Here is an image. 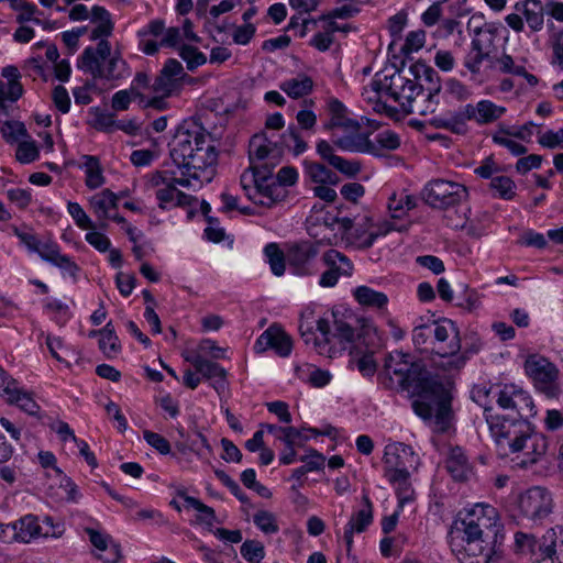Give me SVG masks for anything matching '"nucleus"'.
Listing matches in <instances>:
<instances>
[{
    "instance_id": "nucleus-21",
    "label": "nucleus",
    "mask_w": 563,
    "mask_h": 563,
    "mask_svg": "<svg viewBox=\"0 0 563 563\" xmlns=\"http://www.w3.org/2000/svg\"><path fill=\"white\" fill-rule=\"evenodd\" d=\"M363 508L353 515L344 531V541L346 543L347 552L353 544V533H361L371 525L373 520V505L367 495H363Z\"/></svg>"
},
{
    "instance_id": "nucleus-51",
    "label": "nucleus",
    "mask_w": 563,
    "mask_h": 563,
    "mask_svg": "<svg viewBox=\"0 0 563 563\" xmlns=\"http://www.w3.org/2000/svg\"><path fill=\"white\" fill-rule=\"evenodd\" d=\"M254 523L267 534L276 533L279 527L276 522V517L273 512L267 510H260L254 515Z\"/></svg>"
},
{
    "instance_id": "nucleus-10",
    "label": "nucleus",
    "mask_w": 563,
    "mask_h": 563,
    "mask_svg": "<svg viewBox=\"0 0 563 563\" xmlns=\"http://www.w3.org/2000/svg\"><path fill=\"white\" fill-rule=\"evenodd\" d=\"M174 173L168 170L155 172L150 178L151 186L157 188L155 197L158 200V207L166 209L172 207H186L190 206L196 198L180 191L173 185Z\"/></svg>"
},
{
    "instance_id": "nucleus-57",
    "label": "nucleus",
    "mask_w": 563,
    "mask_h": 563,
    "mask_svg": "<svg viewBox=\"0 0 563 563\" xmlns=\"http://www.w3.org/2000/svg\"><path fill=\"white\" fill-rule=\"evenodd\" d=\"M143 438L152 448L157 450L161 454H168L170 452V444L163 435L150 430H144Z\"/></svg>"
},
{
    "instance_id": "nucleus-7",
    "label": "nucleus",
    "mask_w": 563,
    "mask_h": 563,
    "mask_svg": "<svg viewBox=\"0 0 563 563\" xmlns=\"http://www.w3.org/2000/svg\"><path fill=\"white\" fill-rule=\"evenodd\" d=\"M406 456L413 457V452L410 446L404 443H395L386 446L384 463L388 467L389 481L394 484H398L399 508H402L404 504L411 499L407 494L409 490V472L401 461V459Z\"/></svg>"
},
{
    "instance_id": "nucleus-59",
    "label": "nucleus",
    "mask_w": 563,
    "mask_h": 563,
    "mask_svg": "<svg viewBox=\"0 0 563 563\" xmlns=\"http://www.w3.org/2000/svg\"><path fill=\"white\" fill-rule=\"evenodd\" d=\"M333 159L334 163L331 166L347 177H354L361 172V164L356 161H349L341 156Z\"/></svg>"
},
{
    "instance_id": "nucleus-35",
    "label": "nucleus",
    "mask_w": 563,
    "mask_h": 563,
    "mask_svg": "<svg viewBox=\"0 0 563 563\" xmlns=\"http://www.w3.org/2000/svg\"><path fill=\"white\" fill-rule=\"evenodd\" d=\"M354 297L362 306L383 308L388 298L384 292L376 291L367 286H360L354 290Z\"/></svg>"
},
{
    "instance_id": "nucleus-50",
    "label": "nucleus",
    "mask_w": 563,
    "mask_h": 563,
    "mask_svg": "<svg viewBox=\"0 0 563 563\" xmlns=\"http://www.w3.org/2000/svg\"><path fill=\"white\" fill-rule=\"evenodd\" d=\"M179 55L187 63L189 70H194L207 62L206 55L190 45H183Z\"/></svg>"
},
{
    "instance_id": "nucleus-58",
    "label": "nucleus",
    "mask_w": 563,
    "mask_h": 563,
    "mask_svg": "<svg viewBox=\"0 0 563 563\" xmlns=\"http://www.w3.org/2000/svg\"><path fill=\"white\" fill-rule=\"evenodd\" d=\"M518 387L515 385H505L504 388H501L498 393L497 397V404L503 409H510L512 410L515 400L517 397Z\"/></svg>"
},
{
    "instance_id": "nucleus-63",
    "label": "nucleus",
    "mask_w": 563,
    "mask_h": 563,
    "mask_svg": "<svg viewBox=\"0 0 563 563\" xmlns=\"http://www.w3.org/2000/svg\"><path fill=\"white\" fill-rule=\"evenodd\" d=\"M342 197L351 202H356L365 194V188L360 183H347L341 187Z\"/></svg>"
},
{
    "instance_id": "nucleus-41",
    "label": "nucleus",
    "mask_w": 563,
    "mask_h": 563,
    "mask_svg": "<svg viewBox=\"0 0 563 563\" xmlns=\"http://www.w3.org/2000/svg\"><path fill=\"white\" fill-rule=\"evenodd\" d=\"M412 342L417 350L422 353H432L431 324H421L412 331Z\"/></svg>"
},
{
    "instance_id": "nucleus-11",
    "label": "nucleus",
    "mask_w": 563,
    "mask_h": 563,
    "mask_svg": "<svg viewBox=\"0 0 563 563\" xmlns=\"http://www.w3.org/2000/svg\"><path fill=\"white\" fill-rule=\"evenodd\" d=\"M93 47H86L78 58L77 67L90 74L93 79L118 80L124 76L123 69L126 63L119 55L110 57L106 66H102V63H97Z\"/></svg>"
},
{
    "instance_id": "nucleus-6",
    "label": "nucleus",
    "mask_w": 563,
    "mask_h": 563,
    "mask_svg": "<svg viewBox=\"0 0 563 563\" xmlns=\"http://www.w3.org/2000/svg\"><path fill=\"white\" fill-rule=\"evenodd\" d=\"M283 157V144L274 141L266 132L254 134L249 142V158L252 173L258 169L273 170Z\"/></svg>"
},
{
    "instance_id": "nucleus-23",
    "label": "nucleus",
    "mask_w": 563,
    "mask_h": 563,
    "mask_svg": "<svg viewBox=\"0 0 563 563\" xmlns=\"http://www.w3.org/2000/svg\"><path fill=\"white\" fill-rule=\"evenodd\" d=\"M409 70L415 80L424 85V91L429 96H438L441 90V84L438 73L433 68L423 63H416L410 66Z\"/></svg>"
},
{
    "instance_id": "nucleus-9",
    "label": "nucleus",
    "mask_w": 563,
    "mask_h": 563,
    "mask_svg": "<svg viewBox=\"0 0 563 563\" xmlns=\"http://www.w3.org/2000/svg\"><path fill=\"white\" fill-rule=\"evenodd\" d=\"M515 10L518 13L508 14L505 19L507 25L515 32L520 33L525 30V21L533 33L543 29L547 8L540 0L519 1L515 4Z\"/></svg>"
},
{
    "instance_id": "nucleus-40",
    "label": "nucleus",
    "mask_w": 563,
    "mask_h": 563,
    "mask_svg": "<svg viewBox=\"0 0 563 563\" xmlns=\"http://www.w3.org/2000/svg\"><path fill=\"white\" fill-rule=\"evenodd\" d=\"M271 269L274 275L282 276L285 273V255L277 243H269L264 249Z\"/></svg>"
},
{
    "instance_id": "nucleus-28",
    "label": "nucleus",
    "mask_w": 563,
    "mask_h": 563,
    "mask_svg": "<svg viewBox=\"0 0 563 563\" xmlns=\"http://www.w3.org/2000/svg\"><path fill=\"white\" fill-rule=\"evenodd\" d=\"M333 341L336 340L339 343H353L356 338L355 328L353 322L356 321V318L353 316L349 317H338L333 313Z\"/></svg>"
},
{
    "instance_id": "nucleus-62",
    "label": "nucleus",
    "mask_w": 563,
    "mask_h": 563,
    "mask_svg": "<svg viewBox=\"0 0 563 563\" xmlns=\"http://www.w3.org/2000/svg\"><path fill=\"white\" fill-rule=\"evenodd\" d=\"M308 174L313 183L327 184L332 176V170L319 163H312L308 167Z\"/></svg>"
},
{
    "instance_id": "nucleus-48",
    "label": "nucleus",
    "mask_w": 563,
    "mask_h": 563,
    "mask_svg": "<svg viewBox=\"0 0 563 563\" xmlns=\"http://www.w3.org/2000/svg\"><path fill=\"white\" fill-rule=\"evenodd\" d=\"M1 134L8 143H15L22 137H29L24 123L20 121H5L1 129Z\"/></svg>"
},
{
    "instance_id": "nucleus-60",
    "label": "nucleus",
    "mask_w": 563,
    "mask_h": 563,
    "mask_svg": "<svg viewBox=\"0 0 563 563\" xmlns=\"http://www.w3.org/2000/svg\"><path fill=\"white\" fill-rule=\"evenodd\" d=\"M539 144L547 148H563V129L559 131H547L539 136Z\"/></svg>"
},
{
    "instance_id": "nucleus-38",
    "label": "nucleus",
    "mask_w": 563,
    "mask_h": 563,
    "mask_svg": "<svg viewBox=\"0 0 563 563\" xmlns=\"http://www.w3.org/2000/svg\"><path fill=\"white\" fill-rule=\"evenodd\" d=\"M506 109L504 107L496 106L489 100H482L477 102V117L476 122L478 124H488L498 120Z\"/></svg>"
},
{
    "instance_id": "nucleus-18",
    "label": "nucleus",
    "mask_w": 563,
    "mask_h": 563,
    "mask_svg": "<svg viewBox=\"0 0 563 563\" xmlns=\"http://www.w3.org/2000/svg\"><path fill=\"white\" fill-rule=\"evenodd\" d=\"M272 349L282 357L290 354L292 349L291 338L277 324H272L265 330L256 340L255 350L257 352H265Z\"/></svg>"
},
{
    "instance_id": "nucleus-1",
    "label": "nucleus",
    "mask_w": 563,
    "mask_h": 563,
    "mask_svg": "<svg viewBox=\"0 0 563 563\" xmlns=\"http://www.w3.org/2000/svg\"><path fill=\"white\" fill-rule=\"evenodd\" d=\"M384 386L411 391L417 398L411 407L423 420L435 419L442 431L446 430L452 418L450 391L444 385L430 376L420 363H411L399 352L385 358L384 369L379 374Z\"/></svg>"
},
{
    "instance_id": "nucleus-36",
    "label": "nucleus",
    "mask_w": 563,
    "mask_h": 563,
    "mask_svg": "<svg viewBox=\"0 0 563 563\" xmlns=\"http://www.w3.org/2000/svg\"><path fill=\"white\" fill-rule=\"evenodd\" d=\"M82 158L86 168V186L89 189L99 188L104 183L99 158L91 155H84Z\"/></svg>"
},
{
    "instance_id": "nucleus-27",
    "label": "nucleus",
    "mask_w": 563,
    "mask_h": 563,
    "mask_svg": "<svg viewBox=\"0 0 563 563\" xmlns=\"http://www.w3.org/2000/svg\"><path fill=\"white\" fill-rule=\"evenodd\" d=\"M329 111L332 115L331 120L324 125L327 130L334 128H344L346 130H357L360 128L358 122L345 118V107L338 99H331L329 102Z\"/></svg>"
},
{
    "instance_id": "nucleus-31",
    "label": "nucleus",
    "mask_w": 563,
    "mask_h": 563,
    "mask_svg": "<svg viewBox=\"0 0 563 563\" xmlns=\"http://www.w3.org/2000/svg\"><path fill=\"white\" fill-rule=\"evenodd\" d=\"M98 333L100 336L99 349L106 357H114L121 351V345L112 322H108Z\"/></svg>"
},
{
    "instance_id": "nucleus-5",
    "label": "nucleus",
    "mask_w": 563,
    "mask_h": 563,
    "mask_svg": "<svg viewBox=\"0 0 563 563\" xmlns=\"http://www.w3.org/2000/svg\"><path fill=\"white\" fill-rule=\"evenodd\" d=\"M432 332V353L441 357L438 364L448 372L460 371L468 360L467 352L460 354L461 340L460 332L455 323L451 320L434 322L431 324Z\"/></svg>"
},
{
    "instance_id": "nucleus-26",
    "label": "nucleus",
    "mask_w": 563,
    "mask_h": 563,
    "mask_svg": "<svg viewBox=\"0 0 563 563\" xmlns=\"http://www.w3.org/2000/svg\"><path fill=\"white\" fill-rule=\"evenodd\" d=\"M91 22L98 23V25L91 31L90 40L96 41L101 37H108L112 34L113 23L111 21V15L103 7H92Z\"/></svg>"
},
{
    "instance_id": "nucleus-29",
    "label": "nucleus",
    "mask_w": 563,
    "mask_h": 563,
    "mask_svg": "<svg viewBox=\"0 0 563 563\" xmlns=\"http://www.w3.org/2000/svg\"><path fill=\"white\" fill-rule=\"evenodd\" d=\"M446 470L455 481L467 479L471 468L465 454L460 448L451 451L446 460Z\"/></svg>"
},
{
    "instance_id": "nucleus-19",
    "label": "nucleus",
    "mask_w": 563,
    "mask_h": 563,
    "mask_svg": "<svg viewBox=\"0 0 563 563\" xmlns=\"http://www.w3.org/2000/svg\"><path fill=\"white\" fill-rule=\"evenodd\" d=\"M258 170L252 176L256 187V196L267 199V201H261L262 206L271 208L275 203L283 201L287 196V191L272 178L273 170Z\"/></svg>"
},
{
    "instance_id": "nucleus-13",
    "label": "nucleus",
    "mask_w": 563,
    "mask_h": 563,
    "mask_svg": "<svg viewBox=\"0 0 563 563\" xmlns=\"http://www.w3.org/2000/svg\"><path fill=\"white\" fill-rule=\"evenodd\" d=\"M551 494L543 487H532L521 494L518 507L523 517L531 520H540L552 511Z\"/></svg>"
},
{
    "instance_id": "nucleus-15",
    "label": "nucleus",
    "mask_w": 563,
    "mask_h": 563,
    "mask_svg": "<svg viewBox=\"0 0 563 563\" xmlns=\"http://www.w3.org/2000/svg\"><path fill=\"white\" fill-rule=\"evenodd\" d=\"M424 92V85L417 80L402 77L400 74L390 78V84L385 88V93L399 102L406 111Z\"/></svg>"
},
{
    "instance_id": "nucleus-52",
    "label": "nucleus",
    "mask_w": 563,
    "mask_h": 563,
    "mask_svg": "<svg viewBox=\"0 0 563 563\" xmlns=\"http://www.w3.org/2000/svg\"><path fill=\"white\" fill-rule=\"evenodd\" d=\"M185 503L187 506L192 507L200 512V516L198 517L199 521L205 522L208 526L213 525L216 521V512L211 507L205 505L192 496H185Z\"/></svg>"
},
{
    "instance_id": "nucleus-2",
    "label": "nucleus",
    "mask_w": 563,
    "mask_h": 563,
    "mask_svg": "<svg viewBox=\"0 0 563 563\" xmlns=\"http://www.w3.org/2000/svg\"><path fill=\"white\" fill-rule=\"evenodd\" d=\"M452 533L462 534L463 545L457 550L461 563H489L504 541L503 525L490 505H475L455 520Z\"/></svg>"
},
{
    "instance_id": "nucleus-61",
    "label": "nucleus",
    "mask_w": 563,
    "mask_h": 563,
    "mask_svg": "<svg viewBox=\"0 0 563 563\" xmlns=\"http://www.w3.org/2000/svg\"><path fill=\"white\" fill-rule=\"evenodd\" d=\"M52 98L55 107L62 112L67 113L70 109V98L66 88L62 85L53 89Z\"/></svg>"
},
{
    "instance_id": "nucleus-55",
    "label": "nucleus",
    "mask_w": 563,
    "mask_h": 563,
    "mask_svg": "<svg viewBox=\"0 0 563 563\" xmlns=\"http://www.w3.org/2000/svg\"><path fill=\"white\" fill-rule=\"evenodd\" d=\"M67 209L79 228L84 230L95 229V224L91 222L90 218L86 214L85 210L79 203L68 202Z\"/></svg>"
},
{
    "instance_id": "nucleus-54",
    "label": "nucleus",
    "mask_w": 563,
    "mask_h": 563,
    "mask_svg": "<svg viewBox=\"0 0 563 563\" xmlns=\"http://www.w3.org/2000/svg\"><path fill=\"white\" fill-rule=\"evenodd\" d=\"M290 142H294V153L296 155H299L303 153L308 145L307 143L300 137L299 133L296 131L295 128H289L282 136H280V144H283L284 147H289Z\"/></svg>"
},
{
    "instance_id": "nucleus-43",
    "label": "nucleus",
    "mask_w": 563,
    "mask_h": 563,
    "mask_svg": "<svg viewBox=\"0 0 563 563\" xmlns=\"http://www.w3.org/2000/svg\"><path fill=\"white\" fill-rule=\"evenodd\" d=\"M416 197L411 195H405L400 198H397L396 195H393L388 202V209L393 212V219L400 218L406 211L412 210L416 208Z\"/></svg>"
},
{
    "instance_id": "nucleus-20",
    "label": "nucleus",
    "mask_w": 563,
    "mask_h": 563,
    "mask_svg": "<svg viewBox=\"0 0 563 563\" xmlns=\"http://www.w3.org/2000/svg\"><path fill=\"white\" fill-rule=\"evenodd\" d=\"M187 361L192 364L196 372L203 378L209 380L213 379L212 386L218 393L225 388L227 371L218 363H213L200 354L187 358Z\"/></svg>"
},
{
    "instance_id": "nucleus-64",
    "label": "nucleus",
    "mask_w": 563,
    "mask_h": 563,
    "mask_svg": "<svg viewBox=\"0 0 563 563\" xmlns=\"http://www.w3.org/2000/svg\"><path fill=\"white\" fill-rule=\"evenodd\" d=\"M426 41V34L423 31L410 32L407 35L406 42L402 46V52L409 54L413 51L420 49Z\"/></svg>"
},
{
    "instance_id": "nucleus-30",
    "label": "nucleus",
    "mask_w": 563,
    "mask_h": 563,
    "mask_svg": "<svg viewBox=\"0 0 563 563\" xmlns=\"http://www.w3.org/2000/svg\"><path fill=\"white\" fill-rule=\"evenodd\" d=\"M14 537L22 542H30L33 538L41 534V526L36 517L32 515L24 516L13 523Z\"/></svg>"
},
{
    "instance_id": "nucleus-33",
    "label": "nucleus",
    "mask_w": 563,
    "mask_h": 563,
    "mask_svg": "<svg viewBox=\"0 0 563 563\" xmlns=\"http://www.w3.org/2000/svg\"><path fill=\"white\" fill-rule=\"evenodd\" d=\"M4 394L8 395V401L15 404L20 409L31 416H37L40 406L32 398L31 394L20 390L16 387H8L4 389Z\"/></svg>"
},
{
    "instance_id": "nucleus-47",
    "label": "nucleus",
    "mask_w": 563,
    "mask_h": 563,
    "mask_svg": "<svg viewBox=\"0 0 563 563\" xmlns=\"http://www.w3.org/2000/svg\"><path fill=\"white\" fill-rule=\"evenodd\" d=\"M240 551L249 563H260L265 556L264 544L257 540L244 541Z\"/></svg>"
},
{
    "instance_id": "nucleus-12",
    "label": "nucleus",
    "mask_w": 563,
    "mask_h": 563,
    "mask_svg": "<svg viewBox=\"0 0 563 563\" xmlns=\"http://www.w3.org/2000/svg\"><path fill=\"white\" fill-rule=\"evenodd\" d=\"M525 368L540 391L548 397L558 396L560 391L556 383L559 371L554 364L547 358L531 356L526 361Z\"/></svg>"
},
{
    "instance_id": "nucleus-32",
    "label": "nucleus",
    "mask_w": 563,
    "mask_h": 563,
    "mask_svg": "<svg viewBox=\"0 0 563 563\" xmlns=\"http://www.w3.org/2000/svg\"><path fill=\"white\" fill-rule=\"evenodd\" d=\"M318 254V246L310 242H302L289 249V264L296 267H302Z\"/></svg>"
},
{
    "instance_id": "nucleus-46",
    "label": "nucleus",
    "mask_w": 563,
    "mask_h": 563,
    "mask_svg": "<svg viewBox=\"0 0 563 563\" xmlns=\"http://www.w3.org/2000/svg\"><path fill=\"white\" fill-rule=\"evenodd\" d=\"M534 404L531 397L521 388H518L517 397L512 411L516 412V419H527L529 416H533Z\"/></svg>"
},
{
    "instance_id": "nucleus-44",
    "label": "nucleus",
    "mask_w": 563,
    "mask_h": 563,
    "mask_svg": "<svg viewBox=\"0 0 563 563\" xmlns=\"http://www.w3.org/2000/svg\"><path fill=\"white\" fill-rule=\"evenodd\" d=\"M107 199H108V196L104 195V189H103L101 192L91 197V199L89 201L93 213L96 214L98 220L101 221V223L99 224V227L101 229H107L108 224H107L106 220H108V218H110V214H111L110 210L108 208V205H107Z\"/></svg>"
},
{
    "instance_id": "nucleus-8",
    "label": "nucleus",
    "mask_w": 563,
    "mask_h": 563,
    "mask_svg": "<svg viewBox=\"0 0 563 563\" xmlns=\"http://www.w3.org/2000/svg\"><path fill=\"white\" fill-rule=\"evenodd\" d=\"M421 196L430 207L448 209L466 200L468 191L462 184L445 179H434L424 186Z\"/></svg>"
},
{
    "instance_id": "nucleus-25",
    "label": "nucleus",
    "mask_w": 563,
    "mask_h": 563,
    "mask_svg": "<svg viewBox=\"0 0 563 563\" xmlns=\"http://www.w3.org/2000/svg\"><path fill=\"white\" fill-rule=\"evenodd\" d=\"M279 87L288 97L298 99L312 91L313 80L306 74H298L297 77L283 81Z\"/></svg>"
},
{
    "instance_id": "nucleus-56",
    "label": "nucleus",
    "mask_w": 563,
    "mask_h": 563,
    "mask_svg": "<svg viewBox=\"0 0 563 563\" xmlns=\"http://www.w3.org/2000/svg\"><path fill=\"white\" fill-rule=\"evenodd\" d=\"M360 12V8L357 3L350 2L345 3L339 8L333 9L328 14H323L319 18V20L325 19H349L354 16Z\"/></svg>"
},
{
    "instance_id": "nucleus-37",
    "label": "nucleus",
    "mask_w": 563,
    "mask_h": 563,
    "mask_svg": "<svg viewBox=\"0 0 563 563\" xmlns=\"http://www.w3.org/2000/svg\"><path fill=\"white\" fill-rule=\"evenodd\" d=\"M264 428L268 433L274 434L285 445L300 444L299 441H306L308 438L302 437L301 431L294 427H279L276 424H265Z\"/></svg>"
},
{
    "instance_id": "nucleus-49",
    "label": "nucleus",
    "mask_w": 563,
    "mask_h": 563,
    "mask_svg": "<svg viewBox=\"0 0 563 563\" xmlns=\"http://www.w3.org/2000/svg\"><path fill=\"white\" fill-rule=\"evenodd\" d=\"M437 96H429V93H423L418 98L411 107H409L406 111L408 113H419L420 115H427L429 113H433L435 111L438 101L435 100Z\"/></svg>"
},
{
    "instance_id": "nucleus-53",
    "label": "nucleus",
    "mask_w": 563,
    "mask_h": 563,
    "mask_svg": "<svg viewBox=\"0 0 563 563\" xmlns=\"http://www.w3.org/2000/svg\"><path fill=\"white\" fill-rule=\"evenodd\" d=\"M40 155L38 147L34 141H22L19 143L15 157L22 164L34 162Z\"/></svg>"
},
{
    "instance_id": "nucleus-16",
    "label": "nucleus",
    "mask_w": 563,
    "mask_h": 563,
    "mask_svg": "<svg viewBox=\"0 0 563 563\" xmlns=\"http://www.w3.org/2000/svg\"><path fill=\"white\" fill-rule=\"evenodd\" d=\"M328 269L322 273L319 284L322 287H333L340 276H351L353 264L351 261L338 250H328L322 257Z\"/></svg>"
},
{
    "instance_id": "nucleus-45",
    "label": "nucleus",
    "mask_w": 563,
    "mask_h": 563,
    "mask_svg": "<svg viewBox=\"0 0 563 563\" xmlns=\"http://www.w3.org/2000/svg\"><path fill=\"white\" fill-rule=\"evenodd\" d=\"M489 187L495 190L501 199L510 200L516 195V185L508 176H495L492 178Z\"/></svg>"
},
{
    "instance_id": "nucleus-3",
    "label": "nucleus",
    "mask_w": 563,
    "mask_h": 563,
    "mask_svg": "<svg viewBox=\"0 0 563 563\" xmlns=\"http://www.w3.org/2000/svg\"><path fill=\"white\" fill-rule=\"evenodd\" d=\"M486 421L500 455L507 456L527 450L523 453L525 457L518 463L519 466L528 467L545 454V437L533 433L527 419L487 415Z\"/></svg>"
},
{
    "instance_id": "nucleus-4",
    "label": "nucleus",
    "mask_w": 563,
    "mask_h": 563,
    "mask_svg": "<svg viewBox=\"0 0 563 563\" xmlns=\"http://www.w3.org/2000/svg\"><path fill=\"white\" fill-rule=\"evenodd\" d=\"M168 145L174 164L186 169L183 172L184 176L198 179V172L210 169L208 180L211 179L213 167L218 163V151L210 135L201 126H178Z\"/></svg>"
},
{
    "instance_id": "nucleus-24",
    "label": "nucleus",
    "mask_w": 563,
    "mask_h": 563,
    "mask_svg": "<svg viewBox=\"0 0 563 563\" xmlns=\"http://www.w3.org/2000/svg\"><path fill=\"white\" fill-rule=\"evenodd\" d=\"M334 144L343 151L358 153H377L373 141L368 139V134H355L343 136L334 141Z\"/></svg>"
},
{
    "instance_id": "nucleus-39",
    "label": "nucleus",
    "mask_w": 563,
    "mask_h": 563,
    "mask_svg": "<svg viewBox=\"0 0 563 563\" xmlns=\"http://www.w3.org/2000/svg\"><path fill=\"white\" fill-rule=\"evenodd\" d=\"M89 113L92 117L89 124L93 129L103 132H111L113 130L115 125L113 113L106 112L98 107L90 108Z\"/></svg>"
},
{
    "instance_id": "nucleus-34",
    "label": "nucleus",
    "mask_w": 563,
    "mask_h": 563,
    "mask_svg": "<svg viewBox=\"0 0 563 563\" xmlns=\"http://www.w3.org/2000/svg\"><path fill=\"white\" fill-rule=\"evenodd\" d=\"M317 330L320 332V334L322 336L321 339H314V347H316L317 352L320 355L333 357V355L335 354V350L331 345V343L333 342V338H332L333 331H332L329 320L319 319L317 321Z\"/></svg>"
},
{
    "instance_id": "nucleus-14",
    "label": "nucleus",
    "mask_w": 563,
    "mask_h": 563,
    "mask_svg": "<svg viewBox=\"0 0 563 563\" xmlns=\"http://www.w3.org/2000/svg\"><path fill=\"white\" fill-rule=\"evenodd\" d=\"M187 74L181 65L175 58H168L159 74L156 76L151 89L156 95L174 96L177 95L184 85Z\"/></svg>"
},
{
    "instance_id": "nucleus-22",
    "label": "nucleus",
    "mask_w": 563,
    "mask_h": 563,
    "mask_svg": "<svg viewBox=\"0 0 563 563\" xmlns=\"http://www.w3.org/2000/svg\"><path fill=\"white\" fill-rule=\"evenodd\" d=\"M35 253H37L42 260L69 272L71 275H75L79 269L70 257L60 254L58 245L52 241L40 242Z\"/></svg>"
},
{
    "instance_id": "nucleus-42",
    "label": "nucleus",
    "mask_w": 563,
    "mask_h": 563,
    "mask_svg": "<svg viewBox=\"0 0 563 563\" xmlns=\"http://www.w3.org/2000/svg\"><path fill=\"white\" fill-rule=\"evenodd\" d=\"M373 143H374V146L376 147L377 153H371V154L375 155V156H380V155H383L382 151H384V150L394 151V150L398 148L400 145V140H399V136L397 133H395L390 130H385V131L379 132L375 136V141Z\"/></svg>"
},
{
    "instance_id": "nucleus-17",
    "label": "nucleus",
    "mask_w": 563,
    "mask_h": 563,
    "mask_svg": "<svg viewBox=\"0 0 563 563\" xmlns=\"http://www.w3.org/2000/svg\"><path fill=\"white\" fill-rule=\"evenodd\" d=\"M475 37L471 43V51L465 56L464 66L473 74L478 75L483 60L489 58L488 47L493 44L494 35L488 29L476 27Z\"/></svg>"
}]
</instances>
